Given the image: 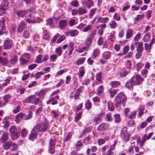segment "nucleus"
Returning a JSON list of instances; mask_svg holds the SVG:
<instances>
[{
    "instance_id": "1",
    "label": "nucleus",
    "mask_w": 155,
    "mask_h": 155,
    "mask_svg": "<svg viewBox=\"0 0 155 155\" xmlns=\"http://www.w3.org/2000/svg\"><path fill=\"white\" fill-rule=\"evenodd\" d=\"M48 127V125L46 122H42L38 123L34 127L38 133L39 132H43L46 131Z\"/></svg>"
},
{
    "instance_id": "2",
    "label": "nucleus",
    "mask_w": 155,
    "mask_h": 155,
    "mask_svg": "<svg viewBox=\"0 0 155 155\" xmlns=\"http://www.w3.org/2000/svg\"><path fill=\"white\" fill-rule=\"evenodd\" d=\"M41 101L39 98H37L35 95H32L27 97L23 102L26 103H31L35 105H38L41 103Z\"/></svg>"
},
{
    "instance_id": "3",
    "label": "nucleus",
    "mask_w": 155,
    "mask_h": 155,
    "mask_svg": "<svg viewBox=\"0 0 155 155\" xmlns=\"http://www.w3.org/2000/svg\"><path fill=\"white\" fill-rule=\"evenodd\" d=\"M120 137L122 140L125 142L129 140L130 135L127 132V128L126 126L124 127L121 130Z\"/></svg>"
},
{
    "instance_id": "4",
    "label": "nucleus",
    "mask_w": 155,
    "mask_h": 155,
    "mask_svg": "<svg viewBox=\"0 0 155 155\" xmlns=\"http://www.w3.org/2000/svg\"><path fill=\"white\" fill-rule=\"evenodd\" d=\"M126 97L122 92L118 94L115 99V103L117 105L121 104L122 102L124 103L126 101Z\"/></svg>"
},
{
    "instance_id": "5",
    "label": "nucleus",
    "mask_w": 155,
    "mask_h": 155,
    "mask_svg": "<svg viewBox=\"0 0 155 155\" xmlns=\"http://www.w3.org/2000/svg\"><path fill=\"white\" fill-rule=\"evenodd\" d=\"M10 135L13 140H15L18 138L17 130L16 127L14 126H11L9 130Z\"/></svg>"
},
{
    "instance_id": "6",
    "label": "nucleus",
    "mask_w": 155,
    "mask_h": 155,
    "mask_svg": "<svg viewBox=\"0 0 155 155\" xmlns=\"http://www.w3.org/2000/svg\"><path fill=\"white\" fill-rule=\"evenodd\" d=\"M4 45L5 50L10 49L12 46V42L11 40L7 38L4 41Z\"/></svg>"
},
{
    "instance_id": "7",
    "label": "nucleus",
    "mask_w": 155,
    "mask_h": 155,
    "mask_svg": "<svg viewBox=\"0 0 155 155\" xmlns=\"http://www.w3.org/2000/svg\"><path fill=\"white\" fill-rule=\"evenodd\" d=\"M8 2L7 0H4L1 3L0 6V10L2 11L3 14H5L6 10L8 8Z\"/></svg>"
},
{
    "instance_id": "8",
    "label": "nucleus",
    "mask_w": 155,
    "mask_h": 155,
    "mask_svg": "<svg viewBox=\"0 0 155 155\" xmlns=\"http://www.w3.org/2000/svg\"><path fill=\"white\" fill-rule=\"evenodd\" d=\"M38 132L36 130L34 129V128L31 131V133L29 135V139L31 141L34 140L36 139L37 136V134Z\"/></svg>"
},
{
    "instance_id": "9",
    "label": "nucleus",
    "mask_w": 155,
    "mask_h": 155,
    "mask_svg": "<svg viewBox=\"0 0 155 155\" xmlns=\"http://www.w3.org/2000/svg\"><path fill=\"white\" fill-rule=\"evenodd\" d=\"M81 3L83 6H87L88 8L94 5V2L91 0H84L82 1Z\"/></svg>"
},
{
    "instance_id": "10",
    "label": "nucleus",
    "mask_w": 155,
    "mask_h": 155,
    "mask_svg": "<svg viewBox=\"0 0 155 155\" xmlns=\"http://www.w3.org/2000/svg\"><path fill=\"white\" fill-rule=\"evenodd\" d=\"M132 78H134V82L135 84L136 83L137 84H141L142 82L143 81V79L139 74H137L135 77H133Z\"/></svg>"
},
{
    "instance_id": "11",
    "label": "nucleus",
    "mask_w": 155,
    "mask_h": 155,
    "mask_svg": "<svg viewBox=\"0 0 155 155\" xmlns=\"http://www.w3.org/2000/svg\"><path fill=\"white\" fill-rule=\"evenodd\" d=\"M134 78H132L130 80L128 81L125 84V87L127 88H130L134 85Z\"/></svg>"
},
{
    "instance_id": "12",
    "label": "nucleus",
    "mask_w": 155,
    "mask_h": 155,
    "mask_svg": "<svg viewBox=\"0 0 155 155\" xmlns=\"http://www.w3.org/2000/svg\"><path fill=\"white\" fill-rule=\"evenodd\" d=\"M9 134L8 132H4L3 133L1 139L2 143H4L7 141L8 140Z\"/></svg>"
},
{
    "instance_id": "13",
    "label": "nucleus",
    "mask_w": 155,
    "mask_h": 155,
    "mask_svg": "<svg viewBox=\"0 0 155 155\" xmlns=\"http://www.w3.org/2000/svg\"><path fill=\"white\" fill-rule=\"evenodd\" d=\"M25 114L22 113H20L16 116L15 121L17 123H19L22 119H24Z\"/></svg>"
},
{
    "instance_id": "14",
    "label": "nucleus",
    "mask_w": 155,
    "mask_h": 155,
    "mask_svg": "<svg viewBox=\"0 0 155 155\" xmlns=\"http://www.w3.org/2000/svg\"><path fill=\"white\" fill-rule=\"evenodd\" d=\"M108 124L107 123H102L99 125L97 128V130L99 131H102L105 130L108 127Z\"/></svg>"
},
{
    "instance_id": "15",
    "label": "nucleus",
    "mask_w": 155,
    "mask_h": 155,
    "mask_svg": "<svg viewBox=\"0 0 155 155\" xmlns=\"http://www.w3.org/2000/svg\"><path fill=\"white\" fill-rule=\"evenodd\" d=\"M68 23V21L67 20H60L58 24L59 27L61 29L64 28L67 25Z\"/></svg>"
},
{
    "instance_id": "16",
    "label": "nucleus",
    "mask_w": 155,
    "mask_h": 155,
    "mask_svg": "<svg viewBox=\"0 0 155 155\" xmlns=\"http://www.w3.org/2000/svg\"><path fill=\"white\" fill-rule=\"evenodd\" d=\"M3 143L2 146L6 150H8L10 148L12 145V142L11 141H9L8 142H5Z\"/></svg>"
},
{
    "instance_id": "17",
    "label": "nucleus",
    "mask_w": 155,
    "mask_h": 155,
    "mask_svg": "<svg viewBox=\"0 0 155 155\" xmlns=\"http://www.w3.org/2000/svg\"><path fill=\"white\" fill-rule=\"evenodd\" d=\"M109 20V18L108 17L102 18L101 17H98L97 23H107Z\"/></svg>"
},
{
    "instance_id": "18",
    "label": "nucleus",
    "mask_w": 155,
    "mask_h": 155,
    "mask_svg": "<svg viewBox=\"0 0 155 155\" xmlns=\"http://www.w3.org/2000/svg\"><path fill=\"white\" fill-rule=\"evenodd\" d=\"M26 27V25L24 21L21 22L19 25L18 28V32H21Z\"/></svg>"
},
{
    "instance_id": "19",
    "label": "nucleus",
    "mask_w": 155,
    "mask_h": 155,
    "mask_svg": "<svg viewBox=\"0 0 155 155\" xmlns=\"http://www.w3.org/2000/svg\"><path fill=\"white\" fill-rule=\"evenodd\" d=\"M133 31L131 29H128L126 31V38L129 39L133 36Z\"/></svg>"
},
{
    "instance_id": "20",
    "label": "nucleus",
    "mask_w": 155,
    "mask_h": 155,
    "mask_svg": "<svg viewBox=\"0 0 155 155\" xmlns=\"http://www.w3.org/2000/svg\"><path fill=\"white\" fill-rule=\"evenodd\" d=\"M102 57L105 59L107 60L109 59L111 56L110 52L109 51L104 52L102 54Z\"/></svg>"
},
{
    "instance_id": "21",
    "label": "nucleus",
    "mask_w": 155,
    "mask_h": 155,
    "mask_svg": "<svg viewBox=\"0 0 155 155\" xmlns=\"http://www.w3.org/2000/svg\"><path fill=\"white\" fill-rule=\"evenodd\" d=\"M10 98L11 96L10 95L8 94H5L3 97V100L4 101V102L2 103V104L1 106H5L8 102V100Z\"/></svg>"
},
{
    "instance_id": "22",
    "label": "nucleus",
    "mask_w": 155,
    "mask_h": 155,
    "mask_svg": "<svg viewBox=\"0 0 155 155\" xmlns=\"http://www.w3.org/2000/svg\"><path fill=\"white\" fill-rule=\"evenodd\" d=\"M19 61L21 65H24L27 64L29 62V60L26 59L21 56L19 59Z\"/></svg>"
},
{
    "instance_id": "23",
    "label": "nucleus",
    "mask_w": 155,
    "mask_h": 155,
    "mask_svg": "<svg viewBox=\"0 0 155 155\" xmlns=\"http://www.w3.org/2000/svg\"><path fill=\"white\" fill-rule=\"evenodd\" d=\"M29 16L31 18H28L27 19V21L30 23L34 24L36 23V21L35 20V17H34L33 15L30 14L29 15Z\"/></svg>"
},
{
    "instance_id": "24",
    "label": "nucleus",
    "mask_w": 155,
    "mask_h": 155,
    "mask_svg": "<svg viewBox=\"0 0 155 155\" xmlns=\"http://www.w3.org/2000/svg\"><path fill=\"white\" fill-rule=\"evenodd\" d=\"M85 72V69L83 67H80L79 69V77L81 78L83 76Z\"/></svg>"
},
{
    "instance_id": "25",
    "label": "nucleus",
    "mask_w": 155,
    "mask_h": 155,
    "mask_svg": "<svg viewBox=\"0 0 155 155\" xmlns=\"http://www.w3.org/2000/svg\"><path fill=\"white\" fill-rule=\"evenodd\" d=\"M110 85L113 87L115 88L120 86V83L119 82L117 81H112L110 83Z\"/></svg>"
},
{
    "instance_id": "26",
    "label": "nucleus",
    "mask_w": 155,
    "mask_h": 155,
    "mask_svg": "<svg viewBox=\"0 0 155 155\" xmlns=\"http://www.w3.org/2000/svg\"><path fill=\"white\" fill-rule=\"evenodd\" d=\"M100 53V51L99 49L96 48L95 49L93 53V58H95Z\"/></svg>"
},
{
    "instance_id": "27",
    "label": "nucleus",
    "mask_w": 155,
    "mask_h": 155,
    "mask_svg": "<svg viewBox=\"0 0 155 155\" xmlns=\"http://www.w3.org/2000/svg\"><path fill=\"white\" fill-rule=\"evenodd\" d=\"M108 109L111 111H113L114 109V107L113 103L110 101H108L107 103Z\"/></svg>"
},
{
    "instance_id": "28",
    "label": "nucleus",
    "mask_w": 155,
    "mask_h": 155,
    "mask_svg": "<svg viewBox=\"0 0 155 155\" xmlns=\"http://www.w3.org/2000/svg\"><path fill=\"white\" fill-rule=\"evenodd\" d=\"M96 79L100 82V84L102 83L101 81V72L97 73L96 76Z\"/></svg>"
},
{
    "instance_id": "29",
    "label": "nucleus",
    "mask_w": 155,
    "mask_h": 155,
    "mask_svg": "<svg viewBox=\"0 0 155 155\" xmlns=\"http://www.w3.org/2000/svg\"><path fill=\"white\" fill-rule=\"evenodd\" d=\"M46 21L47 22V24L49 25L51 28L54 27L53 20L51 18H49L46 20Z\"/></svg>"
},
{
    "instance_id": "30",
    "label": "nucleus",
    "mask_w": 155,
    "mask_h": 155,
    "mask_svg": "<svg viewBox=\"0 0 155 155\" xmlns=\"http://www.w3.org/2000/svg\"><path fill=\"white\" fill-rule=\"evenodd\" d=\"M89 48L88 46H84L82 48L78 49L77 51L79 53H81L84 52V51H87Z\"/></svg>"
},
{
    "instance_id": "31",
    "label": "nucleus",
    "mask_w": 155,
    "mask_h": 155,
    "mask_svg": "<svg viewBox=\"0 0 155 155\" xmlns=\"http://www.w3.org/2000/svg\"><path fill=\"white\" fill-rule=\"evenodd\" d=\"M0 63L2 65H5L7 64L8 61L6 58L0 57Z\"/></svg>"
},
{
    "instance_id": "32",
    "label": "nucleus",
    "mask_w": 155,
    "mask_h": 155,
    "mask_svg": "<svg viewBox=\"0 0 155 155\" xmlns=\"http://www.w3.org/2000/svg\"><path fill=\"white\" fill-rule=\"evenodd\" d=\"M78 11V14L80 15H83L87 12L86 9L82 7L79 8Z\"/></svg>"
},
{
    "instance_id": "33",
    "label": "nucleus",
    "mask_w": 155,
    "mask_h": 155,
    "mask_svg": "<svg viewBox=\"0 0 155 155\" xmlns=\"http://www.w3.org/2000/svg\"><path fill=\"white\" fill-rule=\"evenodd\" d=\"M42 58V55L41 54H39L38 55L35 59V62L38 64H39L42 62L41 61Z\"/></svg>"
},
{
    "instance_id": "34",
    "label": "nucleus",
    "mask_w": 155,
    "mask_h": 155,
    "mask_svg": "<svg viewBox=\"0 0 155 155\" xmlns=\"http://www.w3.org/2000/svg\"><path fill=\"white\" fill-rule=\"evenodd\" d=\"M101 114H99L97 117L94 118V122L96 124H98L101 121Z\"/></svg>"
},
{
    "instance_id": "35",
    "label": "nucleus",
    "mask_w": 155,
    "mask_h": 155,
    "mask_svg": "<svg viewBox=\"0 0 155 155\" xmlns=\"http://www.w3.org/2000/svg\"><path fill=\"white\" fill-rule=\"evenodd\" d=\"M26 13L25 11L20 10L17 12V15L19 17H23Z\"/></svg>"
},
{
    "instance_id": "36",
    "label": "nucleus",
    "mask_w": 155,
    "mask_h": 155,
    "mask_svg": "<svg viewBox=\"0 0 155 155\" xmlns=\"http://www.w3.org/2000/svg\"><path fill=\"white\" fill-rule=\"evenodd\" d=\"M105 119L107 121L112 120L113 118L110 113H108L107 114L106 116L105 117Z\"/></svg>"
},
{
    "instance_id": "37",
    "label": "nucleus",
    "mask_w": 155,
    "mask_h": 155,
    "mask_svg": "<svg viewBox=\"0 0 155 155\" xmlns=\"http://www.w3.org/2000/svg\"><path fill=\"white\" fill-rule=\"evenodd\" d=\"M97 94L98 95L102 93L104 90V88L103 85L100 86L97 89Z\"/></svg>"
},
{
    "instance_id": "38",
    "label": "nucleus",
    "mask_w": 155,
    "mask_h": 155,
    "mask_svg": "<svg viewBox=\"0 0 155 155\" xmlns=\"http://www.w3.org/2000/svg\"><path fill=\"white\" fill-rule=\"evenodd\" d=\"M150 36V34L149 33L146 34L143 38V41L145 42H148L149 40Z\"/></svg>"
},
{
    "instance_id": "39",
    "label": "nucleus",
    "mask_w": 155,
    "mask_h": 155,
    "mask_svg": "<svg viewBox=\"0 0 155 155\" xmlns=\"http://www.w3.org/2000/svg\"><path fill=\"white\" fill-rule=\"evenodd\" d=\"M91 103L89 100H87L86 101L85 104L86 108L88 110H89L91 107Z\"/></svg>"
},
{
    "instance_id": "40",
    "label": "nucleus",
    "mask_w": 155,
    "mask_h": 155,
    "mask_svg": "<svg viewBox=\"0 0 155 155\" xmlns=\"http://www.w3.org/2000/svg\"><path fill=\"white\" fill-rule=\"evenodd\" d=\"M82 114V112H80L77 114V115H76V116L75 118V122H77L81 118V117Z\"/></svg>"
},
{
    "instance_id": "41",
    "label": "nucleus",
    "mask_w": 155,
    "mask_h": 155,
    "mask_svg": "<svg viewBox=\"0 0 155 155\" xmlns=\"http://www.w3.org/2000/svg\"><path fill=\"white\" fill-rule=\"evenodd\" d=\"M72 136V134L70 132L68 133L67 135L65 136V138L64 139V141L65 142H67L70 139Z\"/></svg>"
},
{
    "instance_id": "42",
    "label": "nucleus",
    "mask_w": 155,
    "mask_h": 155,
    "mask_svg": "<svg viewBox=\"0 0 155 155\" xmlns=\"http://www.w3.org/2000/svg\"><path fill=\"white\" fill-rule=\"evenodd\" d=\"M18 57L17 56L15 55L14 56L13 58H11L10 60V62L12 64H16L17 61Z\"/></svg>"
},
{
    "instance_id": "43",
    "label": "nucleus",
    "mask_w": 155,
    "mask_h": 155,
    "mask_svg": "<svg viewBox=\"0 0 155 155\" xmlns=\"http://www.w3.org/2000/svg\"><path fill=\"white\" fill-rule=\"evenodd\" d=\"M85 60V58H81L78 59L76 61V63L78 65L80 64L83 63Z\"/></svg>"
},
{
    "instance_id": "44",
    "label": "nucleus",
    "mask_w": 155,
    "mask_h": 155,
    "mask_svg": "<svg viewBox=\"0 0 155 155\" xmlns=\"http://www.w3.org/2000/svg\"><path fill=\"white\" fill-rule=\"evenodd\" d=\"M28 134V131L25 129H23L21 132V136L23 137H25Z\"/></svg>"
},
{
    "instance_id": "45",
    "label": "nucleus",
    "mask_w": 155,
    "mask_h": 155,
    "mask_svg": "<svg viewBox=\"0 0 155 155\" xmlns=\"http://www.w3.org/2000/svg\"><path fill=\"white\" fill-rule=\"evenodd\" d=\"M24 58H26L27 60H30L31 57V55L28 53H25L21 55Z\"/></svg>"
},
{
    "instance_id": "46",
    "label": "nucleus",
    "mask_w": 155,
    "mask_h": 155,
    "mask_svg": "<svg viewBox=\"0 0 155 155\" xmlns=\"http://www.w3.org/2000/svg\"><path fill=\"white\" fill-rule=\"evenodd\" d=\"M55 52L59 56H60L62 54V48L59 47L56 48Z\"/></svg>"
},
{
    "instance_id": "47",
    "label": "nucleus",
    "mask_w": 155,
    "mask_h": 155,
    "mask_svg": "<svg viewBox=\"0 0 155 155\" xmlns=\"http://www.w3.org/2000/svg\"><path fill=\"white\" fill-rule=\"evenodd\" d=\"M129 49V47L128 45H126L123 48V54L124 55L126 54L128 52Z\"/></svg>"
},
{
    "instance_id": "48",
    "label": "nucleus",
    "mask_w": 155,
    "mask_h": 155,
    "mask_svg": "<svg viewBox=\"0 0 155 155\" xmlns=\"http://www.w3.org/2000/svg\"><path fill=\"white\" fill-rule=\"evenodd\" d=\"M69 26L70 27L72 26L77 23V22L74 19L70 20L68 22Z\"/></svg>"
},
{
    "instance_id": "49",
    "label": "nucleus",
    "mask_w": 155,
    "mask_h": 155,
    "mask_svg": "<svg viewBox=\"0 0 155 155\" xmlns=\"http://www.w3.org/2000/svg\"><path fill=\"white\" fill-rule=\"evenodd\" d=\"M114 119L116 122H119L120 120V115L119 114H115L114 116Z\"/></svg>"
},
{
    "instance_id": "50",
    "label": "nucleus",
    "mask_w": 155,
    "mask_h": 155,
    "mask_svg": "<svg viewBox=\"0 0 155 155\" xmlns=\"http://www.w3.org/2000/svg\"><path fill=\"white\" fill-rule=\"evenodd\" d=\"M58 57L57 55L56 54H52L50 57V59L51 61L54 62Z\"/></svg>"
},
{
    "instance_id": "51",
    "label": "nucleus",
    "mask_w": 155,
    "mask_h": 155,
    "mask_svg": "<svg viewBox=\"0 0 155 155\" xmlns=\"http://www.w3.org/2000/svg\"><path fill=\"white\" fill-rule=\"evenodd\" d=\"M22 36L23 37L25 38H28L30 36L29 31L27 30L24 31L23 34Z\"/></svg>"
},
{
    "instance_id": "52",
    "label": "nucleus",
    "mask_w": 155,
    "mask_h": 155,
    "mask_svg": "<svg viewBox=\"0 0 155 155\" xmlns=\"http://www.w3.org/2000/svg\"><path fill=\"white\" fill-rule=\"evenodd\" d=\"M32 113L31 111H29V114L26 115L25 114V116L24 117V120H28L31 118L32 117Z\"/></svg>"
},
{
    "instance_id": "53",
    "label": "nucleus",
    "mask_w": 155,
    "mask_h": 155,
    "mask_svg": "<svg viewBox=\"0 0 155 155\" xmlns=\"http://www.w3.org/2000/svg\"><path fill=\"white\" fill-rule=\"evenodd\" d=\"M82 145V144L81 142L79 140L78 141L76 144V149L77 151H79L80 150V148L78 147H81Z\"/></svg>"
},
{
    "instance_id": "54",
    "label": "nucleus",
    "mask_w": 155,
    "mask_h": 155,
    "mask_svg": "<svg viewBox=\"0 0 155 155\" xmlns=\"http://www.w3.org/2000/svg\"><path fill=\"white\" fill-rule=\"evenodd\" d=\"M109 25L112 28H114L117 26V24L114 21H112L109 23Z\"/></svg>"
},
{
    "instance_id": "55",
    "label": "nucleus",
    "mask_w": 155,
    "mask_h": 155,
    "mask_svg": "<svg viewBox=\"0 0 155 155\" xmlns=\"http://www.w3.org/2000/svg\"><path fill=\"white\" fill-rule=\"evenodd\" d=\"M148 73L147 70L145 69H143L141 71L142 75L144 77L146 78Z\"/></svg>"
},
{
    "instance_id": "56",
    "label": "nucleus",
    "mask_w": 155,
    "mask_h": 155,
    "mask_svg": "<svg viewBox=\"0 0 155 155\" xmlns=\"http://www.w3.org/2000/svg\"><path fill=\"white\" fill-rule=\"evenodd\" d=\"M78 1L77 0H74L71 2V4L73 7H77L78 6Z\"/></svg>"
},
{
    "instance_id": "57",
    "label": "nucleus",
    "mask_w": 155,
    "mask_h": 155,
    "mask_svg": "<svg viewBox=\"0 0 155 155\" xmlns=\"http://www.w3.org/2000/svg\"><path fill=\"white\" fill-rule=\"evenodd\" d=\"M71 30V36L72 37H74L76 35H78V31L77 30Z\"/></svg>"
},
{
    "instance_id": "58",
    "label": "nucleus",
    "mask_w": 155,
    "mask_h": 155,
    "mask_svg": "<svg viewBox=\"0 0 155 155\" xmlns=\"http://www.w3.org/2000/svg\"><path fill=\"white\" fill-rule=\"evenodd\" d=\"M3 124H4L3 127L4 128H6L8 127L10 125L9 122L7 120H3Z\"/></svg>"
},
{
    "instance_id": "59",
    "label": "nucleus",
    "mask_w": 155,
    "mask_h": 155,
    "mask_svg": "<svg viewBox=\"0 0 155 155\" xmlns=\"http://www.w3.org/2000/svg\"><path fill=\"white\" fill-rule=\"evenodd\" d=\"M97 8H95L91 9L90 12L89 16L91 18L93 16L95 12H96Z\"/></svg>"
},
{
    "instance_id": "60",
    "label": "nucleus",
    "mask_w": 155,
    "mask_h": 155,
    "mask_svg": "<svg viewBox=\"0 0 155 155\" xmlns=\"http://www.w3.org/2000/svg\"><path fill=\"white\" fill-rule=\"evenodd\" d=\"M84 86H81L76 90L75 92L80 94L82 92V90L84 89Z\"/></svg>"
},
{
    "instance_id": "61",
    "label": "nucleus",
    "mask_w": 155,
    "mask_h": 155,
    "mask_svg": "<svg viewBox=\"0 0 155 155\" xmlns=\"http://www.w3.org/2000/svg\"><path fill=\"white\" fill-rule=\"evenodd\" d=\"M92 39L88 37L87 38V40L85 42L86 46H88L89 47V45L91 44L92 42Z\"/></svg>"
},
{
    "instance_id": "62",
    "label": "nucleus",
    "mask_w": 155,
    "mask_h": 155,
    "mask_svg": "<svg viewBox=\"0 0 155 155\" xmlns=\"http://www.w3.org/2000/svg\"><path fill=\"white\" fill-rule=\"evenodd\" d=\"M37 66V64H34L29 65L28 67V69L30 70H32Z\"/></svg>"
},
{
    "instance_id": "63",
    "label": "nucleus",
    "mask_w": 155,
    "mask_h": 155,
    "mask_svg": "<svg viewBox=\"0 0 155 155\" xmlns=\"http://www.w3.org/2000/svg\"><path fill=\"white\" fill-rule=\"evenodd\" d=\"M143 48V44H140L138 46L137 50V52H142Z\"/></svg>"
},
{
    "instance_id": "64",
    "label": "nucleus",
    "mask_w": 155,
    "mask_h": 155,
    "mask_svg": "<svg viewBox=\"0 0 155 155\" xmlns=\"http://www.w3.org/2000/svg\"><path fill=\"white\" fill-rule=\"evenodd\" d=\"M44 92L45 91L44 90H41L39 92H36L35 94L40 97H42L44 95Z\"/></svg>"
}]
</instances>
